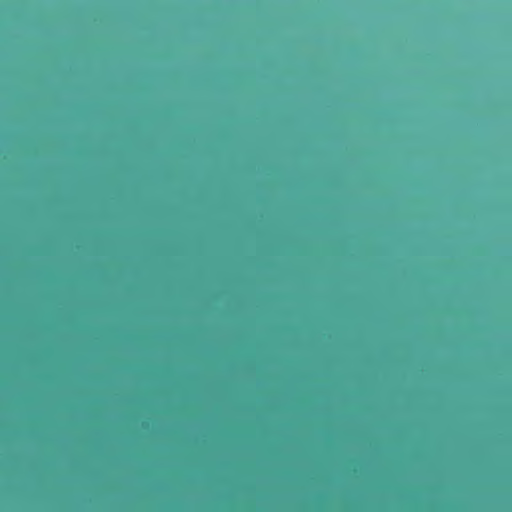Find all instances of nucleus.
I'll list each match as a JSON object with an SVG mask.
<instances>
[{
  "label": "nucleus",
  "mask_w": 512,
  "mask_h": 512,
  "mask_svg": "<svg viewBox=\"0 0 512 512\" xmlns=\"http://www.w3.org/2000/svg\"><path fill=\"white\" fill-rule=\"evenodd\" d=\"M475 512H477V511H475Z\"/></svg>",
  "instance_id": "nucleus-1"
}]
</instances>
